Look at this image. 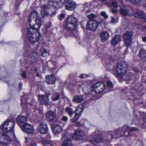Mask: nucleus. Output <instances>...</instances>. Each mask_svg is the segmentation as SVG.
<instances>
[{
	"mask_svg": "<svg viewBox=\"0 0 146 146\" xmlns=\"http://www.w3.org/2000/svg\"><path fill=\"white\" fill-rule=\"evenodd\" d=\"M78 24V20L77 19L74 17L72 16H70L68 17L66 21V29L71 31L70 36L73 37L76 36V34H74V32L76 31L73 30L72 32V31L74 30L76 26Z\"/></svg>",
	"mask_w": 146,
	"mask_h": 146,
	"instance_id": "obj_1",
	"label": "nucleus"
},
{
	"mask_svg": "<svg viewBox=\"0 0 146 146\" xmlns=\"http://www.w3.org/2000/svg\"><path fill=\"white\" fill-rule=\"evenodd\" d=\"M15 124V123L14 121L8 120L2 123L0 126V128L6 133L10 132L13 135V137H15V135L13 129Z\"/></svg>",
	"mask_w": 146,
	"mask_h": 146,
	"instance_id": "obj_2",
	"label": "nucleus"
},
{
	"mask_svg": "<svg viewBox=\"0 0 146 146\" xmlns=\"http://www.w3.org/2000/svg\"><path fill=\"white\" fill-rule=\"evenodd\" d=\"M127 67V64L125 61L118 62L116 68L115 73L114 74L117 77L122 78L126 72Z\"/></svg>",
	"mask_w": 146,
	"mask_h": 146,
	"instance_id": "obj_3",
	"label": "nucleus"
},
{
	"mask_svg": "<svg viewBox=\"0 0 146 146\" xmlns=\"http://www.w3.org/2000/svg\"><path fill=\"white\" fill-rule=\"evenodd\" d=\"M27 34L29 41L33 44L38 41L41 37L39 32H33V29L31 28H28Z\"/></svg>",
	"mask_w": 146,
	"mask_h": 146,
	"instance_id": "obj_4",
	"label": "nucleus"
},
{
	"mask_svg": "<svg viewBox=\"0 0 146 146\" xmlns=\"http://www.w3.org/2000/svg\"><path fill=\"white\" fill-rule=\"evenodd\" d=\"M120 133H123L122 135H124L127 136L129 135L130 132L137 131L138 129L137 128L134 127H129L127 125H124L122 127L119 128L118 129Z\"/></svg>",
	"mask_w": 146,
	"mask_h": 146,
	"instance_id": "obj_5",
	"label": "nucleus"
},
{
	"mask_svg": "<svg viewBox=\"0 0 146 146\" xmlns=\"http://www.w3.org/2000/svg\"><path fill=\"white\" fill-rule=\"evenodd\" d=\"M104 56L105 58L108 59L106 62V68L109 70H113L114 68L113 64L114 63V59L112 56L108 53H106L104 54Z\"/></svg>",
	"mask_w": 146,
	"mask_h": 146,
	"instance_id": "obj_6",
	"label": "nucleus"
},
{
	"mask_svg": "<svg viewBox=\"0 0 146 146\" xmlns=\"http://www.w3.org/2000/svg\"><path fill=\"white\" fill-rule=\"evenodd\" d=\"M133 35V33L132 31H127L123 33V37L127 46H129L130 45Z\"/></svg>",
	"mask_w": 146,
	"mask_h": 146,
	"instance_id": "obj_7",
	"label": "nucleus"
},
{
	"mask_svg": "<svg viewBox=\"0 0 146 146\" xmlns=\"http://www.w3.org/2000/svg\"><path fill=\"white\" fill-rule=\"evenodd\" d=\"M95 90L94 94L92 95L94 98H97L96 96L97 95V93H99L102 92L105 89V85L104 83L98 82L96 84L94 85Z\"/></svg>",
	"mask_w": 146,
	"mask_h": 146,
	"instance_id": "obj_8",
	"label": "nucleus"
},
{
	"mask_svg": "<svg viewBox=\"0 0 146 146\" xmlns=\"http://www.w3.org/2000/svg\"><path fill=\"white\" fill-rule=\"evenodd\" d=\"M105 137H103L101 135H95L90 137V141L92 143L95 144L105 141L106 140V138Z\"/></svg>",
	"mask_w": 146,
	"mask_h": 146,
	"instance_id": "obj_9",
	"label": "nucleus"
},
{
	"mask_svg": "<svg viewBox=\"0 0 146 146\" xmlns=\"http://www.w3.org/2000/svg\"><path fill=\"white\" fill-rule=\"evenodd\" d=\"M72 135L70 133H67L65 134L62 137L61 140L64 141L62 146H72L70 138Z\"/></svg>",
	"mask_w": 146,
	"mask_h": 146,
	"instance_id": "obj_10",
	"label": "nucleus"
},
{
	"mask_svg": "<svg viewBox=\"0 0 146 146\" xmlns=\"http://www.w3.org/2000/svg\"><path fill=\"white\" fill-rule=\"evenodd\" d=\"M46 119L50 122H58V119L57 118L55 113L52 111H48L46 113Z\"/></svg>",
	"mask_w": 146,
	"mask_h": 146,
	"instance_id": "obj_11",
	"label": "nucleus"
},
{
	"mask_svg": "<svg viewBox=\"0 0 146 146\" xmlns=\"http://www.w3.org/2000/svg\"><path fill=\"white\" fill-rule=\"evenodd\" d=\"M98 25V22L96 21L90 20L87 23L86 28L90 31H94L97 29Z\"/></svg>",
	"mask_w": 146,
	"mask_h": 146,
	"instance_id": "obj_12",
	"label": "nucleus"
},
{
	"mask_svg": "<svg viewBox=\"0 0 146 146\" xmlns=\"http://www.w3.org/2000/svg\"><path fill=\"white\" fill-rule=\"evenodd\" d=\"M22 130L29 134H31L34 131L33 127L32 125L27 123H25L21 127Z\"/></svg>",
	"mask_w": 146,
	"mask_h": 146,
	"instance_id": "obj_13",
	"label": "nucleus"
},
{
	"mask_svg": "<svg viewBox=\"0 0 146 146\" xmlns=\"http://www.w3.org/2000/svg\"><path fill=\"white\" fill-rule=\"evenodd\" d=\"M64 4L65 8L68 10H74L76 6L75 2L72 0H68L66 1Z\"/></svg>",
	"mask_w": 146,
	"mask_h": 146,
	"instance_id": "obj_14",
	"label": "nucleus"
},
{
	"mask_svg": "<svg viewBox=\"0 0 146 146\" xmlns=\"http://www.w3.org/2000/svg\"><path fill=\"white\" fill-rule=\"evenodd\" d=\"M134 17L137 19H141L146 22V15L145 12L141 10H137L134 14Z\"/></svg>",
	"mask_w": 146,
	"mask_h": 146,
	"instance_id": "obj_15",
	"label": "nucleus"
},
{
	"mask_svg": "<svg viewBox=\"0 0 146 146\" xmlns=\"http://www.w3.org/2000/svg\"><path fill=\"white\" fill-rule=\"evenodd\" d=\"M38 98L41 104L45 105H49V99L46 95H40L38 96Z\"/></svg>",
	"mask_w": 146,
	"mask_h": 146,
	"instance_id": "obj_16",
	"label": "nucleus"
},
{
	"mask_svg": "<svg viewBox=\"0 0 146 146\" xmlns=\"http://www.w3.org/2000/svg\"><path fill=\"white\" fill-rule=\"evenodd\" d=\"M65 1V0H52V4L51 5L56 7L57 8H59L63 6Z\"/></svg>",
	"mask_w": 146,
	"mask_h": 146,
	"instance_id": "obj_17",
	"label": "nucleus"
},
{
	"mask_svg": "<svg viewBox=\"0 0 146 146\" xmlns=\"http://www.w3.org/2000/svg\"><path fill=\"white\" fill-rule=\"evenodd\" d=\"M30 18L31 19L35 18L36 19L35 20V21L36 23L40 25L41 23V19L39 17V14L37 12L33 11L32 12L30 16Z\"/></svg>",
	"mask_w": 146,
	"mask_h": 146,
	"instance_id": "obj_18",
	"label": "nucleus"
},
{
	"mask_svg": "<svg viewBox=\"0 0 146 146\" xmlns=\"http://www.w3.org/2000/svg\"><path fill=\"white\" fill-rule=\"evenodd\" d=\"M27 120V117L24 115H19L17 118V122L18 125L20 126L25 124Z\"/></svg>",
	"mask_w": 146,
	"mask_h": 146,
	"instance_id": "obj_19",
	"label": "nucleus"
},
{
	"mask_svg": "<svg viewBox=\"0 0 146 146\" xmlns=\"http://www.w3.org/2000/svg\"><path fill=\"white\" fill-rule=\"evenodd\" d=\"M138 56L143 62L146 61V50L141 47L139 50Z\"/></svg>",
	"mask_w": 146,
	"mask_h": 146,
	"instance_id": "obj_20",
	"label": "nucleus"
},
{
	"mask_svg": "<svg viewBox=\"0 0 146 146\" xmlns=\"http://www.w3.org/2000/svg\"><path fill=\"white\" fill-rule=\"evenodd\" d=\"M56 78L54 75L52 74L46 76V82L49 84H52L55 83Z\"/></svg>",
	"mask_w": 146,
	"mask_h": 146,
	"instance_id": "obj_21",
	"label": "nucleus"
},
{
	"mask_svg": "<svg viewBox=\"0 0 146 146\" xmlns=\"http://www.w3.org/2000/svg\"><path fill=\"white\" fill-rule=\"evenodd\" d=\"M84 134L83 132L80 129H77L75 132V134L73 135V137L74 139L80 140L82 138Z\"/></svg>",
	"mask_w": 146,
	"mask_h": 146,
	"instance_id": "obj_22",
	"label": "nucleus"
},
{
	"mask_svg": "<svg viewBox=\"0 0 146 146\" xmlns=\"http://www.w3.org/2000/svg\"><path fill=\"white\" fill-rule=\"evenodd\" d=\"M106 134L107 135H110L111 138H118L121 135V133L118 131V129L117 130L107 132Z\"/></svg>",
	"mask_w": 146,
	"mask_h": 146,
	"instance_id": "obj_23",
	"label": "nucleus"
},
{
	"mask_svg": "<svg viewBox=\"0 0 146 146\" xmlns=\"http://www.w3.org/2000/svg\"><path fill=\"white\" fill-rule=\"evenodd\" d=\"M51 128L54 134H60L62 131V128L58 125L54 124L52 125Z\"/></svg>",
	"mask_w": 146,
	"mask_h": 146,
	"instance_id": "obj_24",
	"label": "nucleus"
},
{
	"mask_svg": "<svg viewBox=\"0 0 146 146\" xmlns=\"http://www.w3.org/2000/svg\"><path fill=\"white\" fill-rule=\"evenodd\" d=\"M39 128L40 132L42 134H46L48 131L47 125L44 123L39 124Z\"/></svg>",
	"mask_w": 146,
	"mask_h": 146,
	"instance_id": "obj_25",
	"label": "nucleus"
},
{
	"mask_svg": "<svg viewBox=\"0 0 146 146\" xmlns=\"http://www.w3.org/2000/svg\"><path fill=\"white\" fill-rule=\"evenodd\" d=\"M121 40V36L119 35H116L113 37L111 40V45L115 46Z\"/></svg>",
	"mask_w": 146,
	"mask_h": 146,
	"instance_id": "obj_26",
	"label": "nucleus"
},
{
	"mask_svg": "<svg viewBox=\"0 0 146 146\" xmlns=\"http://www.w3.org/2000/svg\"><path fill=\"white\" fill-rule=\"evenodd\" d=\"M52 5H49L48 7V12L46 14H47V16H53L56 15V7L52 6Z\"/></svg>",
	"mask_w": 146,
	"mask_h": 146,
	"instance_id": "obj_27",
	"label": "nucleus"
},
{
	"mask_svg": "<svg viewBox=\"0 0 146 146\" xmlns=\"http://www.w3.org/2000/svg\"><path fill=\"white\" fill-rule=\"evenodd\" d=\"M100 36L101 40L104 42L108 39L110 35L108 32L104 31L100 33Z\"/></svg>",
	"mask_w": 146,
	"mask_h": 146,
	"instance_id": "obj_28",
	"label": "nucleus"
},
{
	"mask_svg": "<svg viewBox=\"0 0 146 146\" xmlns=\"http://www.w3.org/2000/svg\"><path fill=\"white\" fill-rule=\"evenodd\" d=\"M95 90L94 86V87L93 86H88L83 88V91L85 92V94L87 95L91 94L92 92L94 93Z\"/></svg>",
	"mask_w": 146,
	"mask_h": 146,
	"instance_id": "obj_29",
	"label": "nucleus"
},
{
	"mask_svg": "<svg viewBox=\"0 0 146 146\" xmlns=\"http://www.w3.org/2000/svg\"><path fill=\"white\" fill-rule=\"evenodd\" d=\"M49 5H42L40 7L41 8V10L40 11L41 14L42 16H47V14H46L47 12H48Z\"/></svg>",
	"mask_w": 146,
	"mask_h": 146,
	"instance_id": "obj_30",
	"label": "nucleus"
},
{
	"mask_svg": "<svg viewBox=\"0 0 146 146\" xmlns=\"http://www.w3.org/2000/svg\"><path fill=\"white\" fill-rule=\"evenodd\" d=\"M78 110H81L80 113L82 111V110L81 108H78L76 109V112H75L74 118L71 119V121L72 122L75 123L78 120V119L80 117V115L79 114V113H77V112Z\"/></svg>",
	"mask_w": 146,
	"mask_h": 146,
	"instance_id": "obj_31",
	"label": "nucleus"
},
{
	"mask_svg": "<svg viewBox=\"0 0 146 146\" xmlns=\"http://www.w3.org/2000/svg\"><path fill=\"white\" fill-rule=\"evenodd\" d=\"M29 25L30 26L29 28H31L33 29V32L36 33V32L38 31V30L39 28L40 27L41 25L40 24H38L36 23L34 24L33 27L30 24V22H31L30 19H29Z\"/></svg>",
	"mask_w": 146,
	"mask_h": 146,
	"instance_id": "obj_32",
	"label": "nucleus"
},
{
	"mask_svg": "<svg viewBox=\"0 0 146 146\" xmlns=\"http://www.w3.org/2000/svg\"><path fill=\"white\" fill-rule=\"evenodd\" d=\"M84 98L82 96L77 95L74 97L73 101L75 103H79L83 101Z\"/></svg>",
	"mask_w": 146,
	"mask_h": 146,
	"instance_id": "obj_33",
	"label": "nucleus"
},
{
	"mask_svg": "<svg viewBox=\"0 0 146 146\" xmlns=\"http://www.w3.org/2000/svg\"><path fill=\"white\" fill-rule=\"evenodd\" d=\"M125 1L138 6H140L143 2V0H125Z\"/></svg>",
	"mask_w": 146,
	"mask_h": 146,
	"instance_id": "obj_34",
	"label": "nucleus"
},
{
	"mask_svg": "<svg viewBox=\"0 0 146 146\" xmlns=\"http://www.w3.org/2000/svg\"><path fill=\"white\" fill-rule=\"evenodd\" d=\"M60 98V94L58 92H55L53 94L51 97V99L53 101L59 100Z\"/></svg>",
	"mask_w": 146,
	"mask_h": 146,
	"instance_id": "obj_35",
	"label": "nucleus"
},
{
	"mask_svg": "<svg viewBox=\"0 0 146 146\" xmlns=\"http://www.w3.org/2000/svg\"><path fill=\"white\" fill-rule=\"evenodd\" d=\"M133 78V75L130 72L127 73L124 77V79L126 80H130Z\"/></svg>",
	"mask_w": 146,
	"mask_h": 146,
	"instance_id": "obj_36",
	"label": "nucleus"
},
{
	"mask_svg": "<svg viewBox=\"0 0 146 146\" xmlns=\"http://www.w3.org/2000/svg\"><path fill=\"white\" fill-rule=\"evenodd\" d=\"M31 57L33 61L37 59L38 58V55L37 52L36 51L32 52Z\"/></svg>",
	"mask_w": 146,
	"mask_h": 146,
	"instance_id": "obj_37",
	"label": "nucleus"
},
{
	"mask_svg": "<svg viewBox=\"0 0 146 146\" xmlns=\"http://www.w3.org/2000/svg\"><path fill=\"white\" fill-rule=\"evenodd\" d=\"M129 12V10L126 8L121 9L120 10V13L123 16L126 15Z\"/></svg>",
	"mask_w": 146,
	"mask_h": 146,
	"instance_id": "obj_38",
	"label": "nucleus"
},
{
	"mask_svg": "<svg viewBox=\"0 0 146 146\" xmlns=\"http://www.w3.org/2000/svg\"><path fill=\"white\" fill-rule=\"evenodd\" d=\"M66 111L71 117L73 115L74 112L73 110L71 108L67 107L65 109Z\"/></svg>",
	"mask_w": 146,
	"mask_h": 146,
	"instance_id": "obj_39",
	"label": "nucleus"
},
{
	"mask_svg": "<svg viewBox=\"0 0 146 146\" xmlns=\"http://www.w3.org/2000/svg\"><path fill=\"white\" fill-rule=\"evenodd\" d=\"M97 17V15L94 14H91L88 16V17L90 20L96 21L95 19Z\"/></svg>",
	"mask_w": 146,
	"mask_h": 146,
	"instance_id": "obj_40",
	"label": "nucleus"
},
{
	"mask_svg": "<svg viewBox=\"0 0 146 146\" xmlns=\"http://www.w3.org/2000/svg\"><path fill=\"white\" fill-rule=\"evenodd\" d=\"M106 84L108 87L111 88H112L113 87V85L112 83L110 81H108L106 82Z\"/></svg>",
	"mask_w": 146,
	"mask_h": 146,
	"instance_id": "obj_41",
	"label": "nucleus"
},
{
	"mask_svg": "<svg viewBox=\"0 0 146 146\" xmlns=\"http://www.w3.org/2000/svg\"><path fill=\"white\" fill-rule=\"evenodd\" d=\"M47 53V52L46 50V49H43L42 52V55L43 57H45Z\"/></svg>",
	"mask_w": 146,
	"mask_h": 146,
	"instance_id": "obj_42",
	"label": "nucleus"
},
{
	"mask_svg": "<svg viewBox=\"0 0 146 146\" xmlns=\"http://www.w3.org/2000/svg\"><path fill=\"white\" fill-rule=\"evenodd\" d=\"M101 15L102 16L104 17L105 19H106L108 18V15H106V13L104 11L102 12L101 13Z\"/></svg>",
	"mask_w": 146,
	"mask_h": 146,
	"instance_id": "obj_43",
	"label": "nucleus"
},
{
	"mask_svg": "<svg viewBox=\"0 0 146 146\" xmlns=\"http://www.w3.org/2000/svg\"><path fill=\"white\" fill-rule=\"evenodd\" d=\"M51 27V25L50 24H48L47 25H46L45 26V29L46 31V33H49V31H48V29L50 28Z\"/></svg>",
	"mask_w": 146,
	"mask_h": 146,
	"instance_id": "obj_44",
	"label": "nucleus"
},
{
	"mask_svg": "<svg viewBox=\"0 0 146 146\" xmlns=\"http://www.w3.org/2000/svg\"><path fill=\"white\" fill-rule=\"evenodd\" d=\"M112 5L115 8H117L118 7V5L116 1H113L112 3Z\"/></svg>",
	"mask_w": 146,
	"mask_h": 146,
	"instance_id": "obj_45",
	"label": "nucleus"
},
{
	"mask_svg": "<svg viewBox=\"0 0 146 146\" xmlns=\"http://www.w3.org/2000/svg\"><path fill=\"white\" fill-rule=\"evenodd\" d=\"M98 25H105V23L104 20L103 19H102L99 22H98Z\"/></svg>",
	"mask_w": 146,
	"mask_h": 146,
	"instance_id": "obj_46",
	"label": "nucleus"
},
{
	"mask_svg": "<svg viewBox=\"0 0 146 146\" xmlns=\"http://www.w3.org/2000/svg\"><path fill=\"white\" fill-rule=\"evenodd\" d=\"M14 146H20V142L18 141H15L14 144Z\"/></svg>",
	"mask_w": 146,
	"mask_h": 146,
	"instance_id": "obj_47",
	"label": "nucleus"
},
{
	"mask_svg": "<svg viewBox=\"0 0 146 146\" xmlns=\"http://www.w3.org/2000/svg\"><path fill=\"white\" fill-rule=\"evenodd\" d=\"M131 49L133 52H136L138 50V48L137 47H133L131 48Z\"/></svg>",
	"mask_w": 146,
	"mask_h": 146,
	"instance_id": "obj_48",
	"label": "nucleus"
},
{
	"mask_svg": "<svg viewBox=\"0 0 146 146\" xmlns=\"http://www.w3.org/2000/svg\"><path fill=\"white\" fill-rule=\"evenodd\" d=\"M65 17V15L64 14H61L60 15L59 20H62V19L64 18Z\"/></svg>",
	"mask_w": 146,
	"mask_h": 146,
	"instance_id": "obj_49",
	"label": "nucleus"
},
{
	"mask_svg": "<svg viewBox=\"0 0 146 146\" xmlns=\"http://www.w3.org/2000/svg\"><path fill=\"white\" fill-rule=\"evenodd\" d=\"M61 119L64 121H66L68 120V118L66 116H64Z\"/></svg>",
	"mask_w": 146,
	"mask_h": 146,
	"instance_id": "obj_50",
	"label": "nucleus"
},
{
	"mask_svg": "<svg viewBox=\"0 0 146 146\" xmlns=\"http://www.w3.org/2000/svg\"><path fill=\"white\" fill-rule=\"evenodd\" d=\"M99 1H101L105 5L108 4V1L107 0H99Z\"/></svg>",
	"mask_w": 146,
	"mask_h": 146,
	"instance_id": "obj_51",
	"label": "nucleus"
},
{
	"mask_svg": "<svg viewBox=\"0 0 146 146\" xmlns=\"http://www.w3.org/2000/svg\"><path fill=\"white\" fill-rule=\"evenodd\" d=\"M111 12L112 13L114 14L116 13L117 12V10L113 9H111Z\"/></svg>",
	"mask_w": 146,
	"mask_h": 146,
	"instance_id": "obj_52",
	"label": "nucleus"
},
{
	"mask_svg": "<svg viewBox=\"0 0 146 146\" xmlns=\"http://www.w3.org/2000/svg\"><path fill=\"white\" fill-rule=\"evenodd\" d=\"M22 77L25 78L26 77V72L25 71H24L23 73L21 75Z\"/></svg>",
	"mask_w": 146,
	"mask_h": 146,
	"instance_id": "obj_53",
	"label": "nucleus"
},
{
	"mask_svg": "<svg viewBox=\"0 0 146 146\" xmlns=\"http://www.w3.org/2000/svg\"><path fill=\"white\" fill-rule=\"evenodd\" d=\"M81 125V123L79 122H77L75 125V126L79 127Z\"/></svg>",
	"mask_w": 146,
	"mask_h": 146,
	"instance_id": "obj_54",
	"label": "nucleus"
},
{
	"mask_svg": "<svg viewBox=\"0 0 146 146\" xmlns=\"http://www.w3.org/2000/svg\"><path fill=\"white\" fill-rule=\"evenodd\" d=\"M22 84L21 83H20L19 84V89L20 90H21V89H22Z\"/></svg>",
	"mask_w": 146,
	"mask_h": 146,
	"instance_id": "obj_55",
	"label": "nucleus"
},
{
	"mask_svg": "<svg viewBox=\"0 0 146 146\" xmlns=\"http://www.w3.org/2000/svg\"><path fill=\"white\" fill-rule=\"evenodd\" d=\"M142 40L143 42H146V36L143 37L142 38Z\"/></svg>",
	"mask_w": 146,
	"mask_h": 146,
	"instance_id": "obj_56",
	"label": "nucleus"
},
{
	"mask_svg": "<svg viewBox=\"0 0 146 146\" xmlns=\"http://www.w3.org/2000/svg\"><path fill=\"white\" fill-rule=\"evenodd\" d=\"M51 137V135L49 133H48L47 135L46 138L48 139H49Z\"/></svg>",
	"mask_w": 146,
	"mask_h": 146,
	"instance_id": "obj_57",
	"label": "nucleus"
},
{
	"mask_svg": "<svg viewBox=\"0 0 146 146\" xmlns=\"http://www.w3.org/2000/svg\"><path fill=\"white\" fill-rule=\"evenodd\" d=\"M134 13H128L127 14V15L129 16H134Z\"/></svg>",
	"mask_w": 146,
	"mask_h": 146,
	"instance_id": "obj_58",
	"label": "nucleus"
},
{
	"mask_svg": "<svg viewBox=\"0 0 146 146\" xmlns=\"http://www.w3.org/2000/svg\"><path fill=\"white\" fill-rule=\"evenodd\" d=\"M31 146H37V145L36 143H34L31 144Z\"/></svg>",
	"mask_w": 146,
	"mask_h": 146,
	"instance_id": "obj_59",
	"label": "nucleus"
},
{
	"mask_svg": "<svg viewBox=\"0 0 146 146\" xmlns=\"http://www.w3.org/2000/svg\"><path fill=\"white\" fill-rule=\"evenodd\" d=\"M25 142L27 143L28 142V139L27 137H25Z\"/></svg>",
	"mask_w": 146,
	"mask_h": 146,
	"instance_id": "obj_60",
	"label": "nucleus"
},
{
	"mask_svg": "<svg viewBox=\"0 0 146 146\" xmlns=\"http://www.w3.org/2000/svg\"><path fill=\"white\" fill-rule=\"evenodd\" d=\"M79 77H80V78H82V79L84 78L83 74H82V75H80L79 76Z\"/></svg>",
	"mask_w": 146,
	"mask_h": 146,
	"instance_id": "obj_61",
	"label": "nucleus"
},
{
	"mask_svg": "<svg viewBox=\"0 0 146 146\" xmlns=\"http://www.w3.org/2000/svg\"><path fill=\"white\" fill-rule=\"evenodd\" d=\"M143 120L145 122H146V116L143 117Z\"/></svg>",
	"mask_w": 146,
	"mask_h": 146,
	"instance_id": "obj_62",
	"label": "nucleus"
},
{
	"mask_svg": "<svg viewBox=\"0 0 146 146\" xmlns=\"http://www.w3.org/2000/svg\"><path fill=\"white\" fill-rule=\"evenodd\" d=\"M115 22V20L113 18H112V20L111 21V22L113 23Z\"/></svg>",
	"mask_w": 146,
	"mask_h": 146,
	"instance_id": "obj_63",
	"label": "nucleus"
},
{
	"mask_svg": "<svg viewBox=\"0 0 146 146\" xmlns=\"http://www.w3.org/2000/svg\"><path fill=\"white\" fill-rule=\"evenodd\" d=\"M105 137V138H106V140H107V139L108 138H109V137H107L105 136H103V137Z\"/></svg>",
	"mask_w": 146,
	"mask_h": 146,
	"instance_id": "obj_64",
	"label": "nucleus"
}]
</instances>
